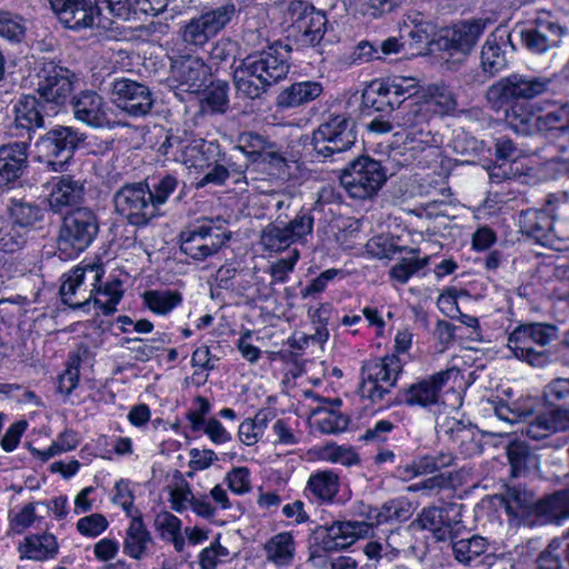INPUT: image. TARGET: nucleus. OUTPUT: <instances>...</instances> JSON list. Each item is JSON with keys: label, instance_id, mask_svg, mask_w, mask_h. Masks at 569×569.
<instances>
[{"label": "nucleus", "instance_id": "f257e3e1", "mask_svg": "<svg viewBox=\"0 0 569 569\" xmlns=\"http://www.w3.org/2000/svg\"><path fill=\"white\" fill-rule=\"evenodd\" d=\"M290 69L289 50L276 42L242 60L233 71L237 92L249 99L260 98L271 86L283 80Z\"/></svg>", "mask_w": 569, "mask_h": 569}, {"label": "nucleus", "instance_id": "f03ea898", "mask_svg": "<svg viewBox=\"0 0 569 569\" xmlns=\"http://www.w3.org/2000/svg\"><path fill=\"white\" fill-rule=\"evenodd\" d=\"M236 12V6L232 2L206 9L180 24L178 38L187 50L197 52L230 23Z\"/></svg>", "mask_w": 569, "mask_h": 569}, {"label": "nucleus", "instance_id": "7ed1b4c3", "mask_svg": "<svg viewBox=\"0 0 569 569\" xmlns=\"http://www.w3.org/2000/svg\"><path fill=\"white\" fill-rule=\"evenodd\" d=\"M103 9L112 18H124L128 12L126 0H66L52 10L67 28L81 30L94 26L106 28L101 18Z\"/></svg>", "mask_w": 569, "mask_h": 569}, {"label": "nucleus", "instance_id": "20e7f679", "mask_svg": "<svg viewBox=\"0 0 569 569\" xmlns=\"http://www.w3.org/2000/svg\"><path fill=\"white\" fill-rule=\"evenodd\" d=\"M99 224L94 212L79 207L68 212L58 236V249L66 258L84 251L98 234Z\"/></svg>", "mask_w": 569, "mask_h": 569}, {"label": "nucleus", "instance_id": "39448f33", "mask_svg": "<svg viewBox=\"0 0 569 569\" xmlns=\"http://www.w3.org/2000/svg\"><path fill=\"white\" fill-rule=\"evenodd\" d=\"M552 78L512 73L499 79L487 90V100L495 109H500L513 100H530L547 92Z\"/></svg>", "mask_w": 569, "mask_h": 569}, {"label": "nucleus", "instance_id": "423d86ee", "mask_svg": "<svg viewBox=\"0 0 569 569\" xmlns=\"http://www.w3.org/2000/svg\"><path fill=\"white\" fill-rule=\"evenodd\" d=\"M357 141L356 121L348 114H330L313 131V150L325 157L339 156L351 149Z\"/></svg>", "mask_w": 569, "mask_h": 569}, {"label": "nucleus", "instance_id": "0eeeda50", "mask_svg": "<svg viewBox=\"0 0 569 569\" xmlns=\"http://www.w3.org/2000/svg\"><path fill=\"white\" fill-rule=\"evenodd\" d=\"M86 139V134L72 127L58 126L41 136L34 147L37 157L54 172L66 169L76 149Z\"/></svg>", "mask_w": 569, "mask_h": 569}, {"label": "nucleus", "instance_id": "6e6552de", "mask_svg": "<svg viewBox=\"0 0 569 569\" xmlns=\"http://www.w3.org/2000/svg\"><path fill=\"white\" fill-rule=\"evenodd\" d=\"M402 371L400 358H368L361 367L359 393L372 403L381 402Z\"/></svg>", "mask_w": 569, "mask_h": 569}, {"label": "nucleus", "instance_id": "1a4fd4ad", "mask_svg": "<svg viewBox=\"0 0 569 569\" xmlns=\"http://www.w3.org/2000/svg\"><path fill=\"white\" fill-rule=\"evenodd\" d=\"M387 180L382 164L369 157L351 161L340 174V183L353 199L365 200L375 196Z\"/></svg>", "mask_w": 569, "mask_h": 569}, {"label": "nucleus", "instance_id": "9d476101", "mask_svg": "<svg viewBox=\"0 0 569 569\" xmlns=\"http://www.w3.org/2000/svg\"><path fill=\"white\" fill-rule=\"evenodd\" d=\"M112 201L116 212L134 227H144L159 214L151 189L143 182L123 184L114 192Z\"/></svg>", "mask_w": 569, "mask_h": 569}, {"label": "nucleus", "instance_id": "9b49d317", "mask_svg": "<svg viewBox=\"0 0 569 569\" xmlns=\"http://www.w3.org/2000/svg\"><path fill=\"white\" fill-rule=\"evenodd\" d=\"M36 92L43 102L56 107L64 106L74 91L77 74L54 61H46L37 73Z\"/></svg>", "mask_w": 569, "mask_h": 569}, {"label": "nucleus", "instance_id": "f8f14e48", "mask_svg": "<svg viewBox=\"0 0 569 569\" xmlns=\"http://www.w3.org/2000/svg\"><path fill=\"white\" fill-rule=\"evenodd\" d=\"M229 239L230 233L212 226V220H204L180 233V249L194 260H204L217 253Z\"/></svg>", "mask_w": 569, "mask_h": 569}, {"label": "nucleus", "instance_id": "ddd939ff", "mask_svg": "<svg viewBox=\"0 0 569 569\" xmlns=\"http://www.w3.org/2000/svg\"><path fill=\"white\" fill-rule=\"evenodd\" d=\"M109 93L111 102L131 117L148 114L154 102L148 86L129 78L114 79Z\"/></svg>", "mask_w": 569, "mask_h": 569}, {"label": "nucleus", "instance_id": "4468645a", "mask_svg": "<svg viewBox=\"0 0 569 569\" xmlns=\"http://www.w3.org/2000/svg\"><path fill=\"white\" fill-rule=\"evenodd\" d=\"M102 274L103 270L97 264H87L71 270L60 287L63 303L73 309L89 303Z\"/></svg>", "mask_w": 569, "mask_h": 569}, {"label": "nucleus", "instance_id": "2eb2a0df", "mask_svg": "<svg viewBox=\"0 0 569 569\" xmlns=\"http://www.w3.org/2000/svg\"><path fill=\"white\" fill-rule=\"evenodd\" d=\"M508 48L515 51L511 32L503 26L497 27L486 39L480 50V69L493 78L508 67Z\"/></svg>", "mask_w": 569, "mask_h": 569}, {"label": "nucleus", "instance_id": "dca6fc26", "mask_svg": "<svg viewBox=\"0 0 569 569\" xmlns=\"http://www.w3.org/2000/svg\"><path fill=\"white\" fill-rule=\"evenodd\" d=\"M556 326L543 322H529L517 326L508 338V347L515 356H542L535 346H546L557 338Z\"/></svg>", "mask_w": 569, "mask_h": 569}, {"label": "nucleus", "instance_id": "f3484780", "mask_svg": "<svg viewBox=\"0 0 569 569\" xmlns=\"http://www.w3.org/2000/svg\"><path fill=\"white\" fill-rule=\"evenodd\" d=\"M458 373V370L451 368L421 379L401 391V401L411 407H436L438 409L442 405L440 403L442 389L451 376Z\"/></svg>", "mask_w": 569, "mask_h": 569}, {"label": "nucleus", "instance_id": "a211bd4d", "mask_svg": "<svg viewBox=\"0 0 569 569\" xmlns=\"http://www.w3.org/2000/svg\"><path fill=\"white\" fill-rule=\"evenodd\" d=\"M461 508V505L456 503L423 508L418 522L422 529L431 531L438 541H447L450 535L462 523Z\"/></svg>", "mask_w": 569, "mask_h": 569}, {"label": "nucleus", "instance_id": "6ab92c4d", "mask_svg": "<svg viewBox=\"0 0 569 569\" xmlns=\"http://www.w3.org/2000/svg\"><path fill=\"white\" fill-rule=\"evenodd\" d=\"M171 72L178 87L191 93L204 90L211 76L210 68L203 59L191 54L176 59L171 64Z\"/></svg>", "mask_w": 569, "mask_h": 569}, {"label": "nucleus", "instance_id": "aec40b11", "mask_svg": "<svg viewBox=\"0 0 569 569\" xmlns=\"http://www.w3.org/2000/svg\"><path fill=\"white\" fill-rule=\"evenodd\" d=\"M290 9L300 11L292 27L299 33L297 40L301 46L319 44L326 33L327 18L325 13L302 1L291 2Z\"/></svg>", "mask_w": 569, "mask_h": 569}, {"label": "nucleus", "instance_id": "412c9836", "mask_svg": "<svg viewBox=\"0 0 569 569\" xmlns=\"http://www.w3.org/2000/svg\"><path fill=\"white\" fill-rule=\"evenodd\" d=\"M519 34L529 51L541 54L559 46L563 29L556 21L538 18L530 27L521 29Z\"/></svg>", "mask_w": 569, "mask_h": 569}, {"label": "nucleus", "instance_id": "4be33fe9", "mask_svg": "<svg viewBox=\"0 0 569 569\" xmlns=\"http://www.w3.org/2000/svg\"><path fill=\"white\" fill-rule=\"evenodd\" d=\"M40 99L33 96L21 98L13 107L14 119L10 127L11 134L22 138L28 143L38 129L44 128V118L40 110Z\"/></svg>", "mask_w": 569, "mask_h": 569}, {"label": "nucleus", "instance_id": "5701e85b", "mask_svg": "<svg viewBox=\"0 0 569 569\" xmlns=\"http://www.w3.org/2000/svg\"><path fill=\"white\" fill-rule=\"evenodd\" d=\"M28 168V142L0 146V189L11 188Z\"/></svg>", "mask_w": 569, "mask_h": 569}, {"label": "nucleus", "instance_id": "b1692460", "mask_svg": "<svg viewBox=\"0 0 569 569\" xmlns=\"http://www.w3.org/2000/svg\"><path fill=\"white\" fill-rule=\"evenodd\" d=\"M569 429V409L555 407L537 415L520 429L532 440H541Z\"/></svg>", "mask_w": 569, "mask_h": 569}, {"label": "nucleus", "instance_id": "393cba45", "mask_svg": "<svg viewBox=\"0 0 569 569\" xmlns=\"http://www.w3.org/2000/svg\"><path fill=\"white\" fill-rule=\"evenodd\" d=\"M73 116L90 127L101 128L109 122L103 98L92 90H84L71 100Z\"/></svg>", "mask_w": 569, "mask_h": 569}, {"label": "nucleus", "instance_id": "a878e982", "mask_svg": "<svg viewBox=\"0 0 569 569\" xmlns=\"http://www.w3.org/2000/svg\"><path fill=\"white\" fill-rule=\"evenodd\" d=\"M519 227L523 234L542 246H551L553 234V213L546 209H528L519 217Z\"/></svg>", "mask_w": 569, "mask_h": 569}, {"label": "nucleus", "instance_id": "bb28decb", "mask_svg": "<svg viewBox=\"0 0 569 569\" xmlns=\"http://www.w3.org/2000/svg\"><path fill=\"white\" fill-rule=\"evenodd\" d=\"M224 161L220 144L217 141L197 139L182 150V162L188 168L208 170L216 162Z\"/></svg>", "mask_w": 569, "mask_h": 569}, {"label": "nucleus", "instance_id": "cd10ccee", "mask_svg": "<svg viewBox=\"0 0 569 569\" xmlns=\"http://www.w3.org/2000/svg\"><path fill=\"white\" fill-rule=\"evenodd\" d=\"M323 545L327 549H343L366 535L369 525L365 521H332L325 525Z\"/></svg>", "mask_w": 569, "mask_h": 569}, {"label": "nucleus", "instance_id": "c85d7f7f", "mask_svg": "<svg viewBox=\"0 0 569 569\" xmlns=\"http://www.w3.org/2000/svg\"><path fill=\"white\" fill-rule=\"evenodd\" d=\"M84 196V184L82 181L71 176H62L52 187L48 197L50 209L60 213L70 206L79 204Z\"/></svg>", "mask_w": 569, "mask_h": 569}, {"label": "nucleus", "instance_id": "c756f323", "mask_svg": "<svg viewBox=\"0 0 569 569\" xmlns=\"http://www.w3.org/2000/svg\"><path fill=\"white\" fill-rule=\"evenodd\" d=\"M492 24L490 18L463 20L453 26L450 37L452 49L468 54L477 44L485 30Z\"/></svg>", "mask_w": 569, "mask_h": 569}, {"label": "nucleus", "instance_id": "7c9ffc66", "mask_svg": "<svg viewBox=\"0 0 569 569\" xmlns=\"http://www.w3.org/2000/svg\"><path fill=\"white\" fill-rule=\"evenodd\" d=\"M462 523L458 526L448 540L450 541L452 556L456 561L461 565H469L471 561L483 555L488 548V541L486 538L472 535L463 537L461 529Z\"/></svg>", "mask_w": 569, "mask_h": 569}, {"label": "nucleus", "instance_id": "2f4dec72", "mask_svg": "<svg viewBox=\"0 0 569 569\" xmlns=\"http://www.w3.org/2000/svg\"><path fill=\"white\" fill-rule=\"evenodd\" d=\"M153 547V539L140 516L132 517L126 530L123 552L132 559L147 557Z\"/></svg>", "mask_w": 569, "mask_h": 569}, {"label": "nucleus", "instance_id": "473e14b6", "mask_svg": "<svg viewBox=\"0 0 569 569\" xmlns=\"http://www.w3.org/2000/svg\"><path fill=\"white\" fill-rule=\"evenodd\" d=\"M535 515L543 523H559L569 518V489L557 491L535 503Z\"/></svg>", "mask_w": 569, "mask_h": 569}, {"label": "nucleus", "instance_id": "72a5a7b5", "mask_svg": "<svg viewBox=\"0 0 569 569\" xmlns=\"http://www.w3.org/2000/svg\"><path fill=\"white\" fill-rule=\"evenodd\" d=\"M8 213L11 222L26 230L28 234L44 217L43 208L24 198H12L8 204Z\"/></svg>", "mask_w": 569, "mask_h": 569}, {"label": "nucleus", "instance_id": "f704fd0d", "mask_svg": "<svg viewBox=\"0 0 569 569\" xmlns=\"http://www.w3.org/2000/svg\"><path fill=\"white\" fill-rule=\"evenodd\" d=\"M266 559L276 567L290 566L296 555V541L291 532L283 531L272 536L264 545Z\"/></svg>", "mask_w": 569, "mask_h": 569}, {"label": "nucleus", "instance_id": "c9c22d12", "mask_svg": "<svg viewBox=\"0 0 569 569\" xmlns=\"http://www.w3.org/2000/svg\"><path fill=\"white\" fill-rule=\"evenodd\" d=\"M340 480L332 470H319L309 477L306 492L319 502H331L339 492Z\"/></svg>", "mask_w": 569, "mask_h": 569}, {"label": "nucleus", "instance_id": "e433bc0d", "mask_svg": "<svg viewBox=\"0 0 569 569\" xmlns=\"http://www.w3.org/2000/svg\"><path fill=\"white\" fill-rule=\"evenodd\" d=\"M507 456L511 467V475L520 477L539 468V456L522 441H513L507 448Z\"/></svg>", "mask_w": 569, "mask_h": 569}, {"label": "nucleus", "instance_id": "4c0bfd02", "mask_svg": "<svg viewBox=\"0 0 569 569\" xmlns=\"http://www.w3.org/2000/svg\"><path fill=\"white\" fill-rule=\"evenodd\" d=\"M22 557L42 561L53 558L58 552V542L56 537L50 533L30 535L19 546Z\"/></svg>", "mask_w": 569, "mask_h": 569}, {"label": "nucleus", "instance_id": "58836bf2", "mask_svg": "<svg viewBox=\"0 0 569 569\" xmlns=\"http://www.w3.org/2000/svg\"><path fill=\"white\" fill-rule=\"evenodd\" d=\"M322 93L319 82H298L283 90L278 96V106L283 108L298 107L317 99Z\"/></svg>", "mask_w": 569, "mask_h": 569}, {"label": "nucleus", "instance_id": "ea45409f", "mask_svg": "<svg viewBox=\"0 0 569 569\" xmlns=\"http://www.w3.org/2000/svg\"><path fill=\"white\" fill-rule=\"evenodd\" d=\"M506 122L517 133L530 136L538 131L539 116L528 104L515 102L506 110Z\"/></svg>", "mask_w": 569, "mask_h": 569}, {"label": "nucleus", "instance_id": "a19ab883", "mask_svg": "<svg viewBox=\"0 0 569 569\" xmlns=\"http://www.w3.org/2000/svg\"><path fill=\"white\" fill-rule=\"evenodd\" d=\"M260 242L266 250L278 252L287 249L291 243H295V240L284 222L279 221L278 218L274 222L264 227L261 232Z\"/></svg>", "mask_w": 569, "mask_h": 569}, {"label": "nucleus", "instance_id": "79ce46f5", "mask_svg": "<svg viewBox=\"0 0 569 569\" xmlns=\"http://www.w3.org/2000/svg\"><path fill=\"white\" fill-rule=\"evenodd\" d=\"M502 501L507 513L512 517H520L530 509L535 512V503H537L533 495L519 486L507 487Z\"/></svg>", "mask_w": 569, "mask_h": 569}, {"label": "nucleus", "instance_id": "37998d69", "mask_svg": "<svg viewBox=\"0 0 569 569\" xmlns=\"http://www.w3.org/2000/svg\"><path fill=\"white\" fill-rule=\"evenodd\" d=\"M271 147L272 141L267 137L254 131H244L238 136L234 149L241 151L249 161L257 162L262 153Z\"/></svg>", "mask_w": 569, "mask_h": 569}, {"label": "nucleus", "instance_id": "c03bdc74", "mask_svg": "<svg viewBox=\"0 0 569 569\" xmlns=\"http://www.w3.org/2000/svg\"><path fill=\"white\" fill-rule=\"evenodd\" d=\"M396 127L406 130L417 128V126L427 124L428 113L423 106L418 102H399V108L392 114Z\"/></svg>", "mask_w": 569, "mask_h": 569}, {"label": "nucleus", "instance_id": "a18cd8bd", "mask_svg": "<svg viewBox=\"0 0 569 569\" xmlns=\"http://www.w3.org/2000/svg\"><path fill=\"white\" fill-rule=\"evenodd\" d=\"M142 297L147 307L158 315H167L182 302L181 293L171 290H149Z\"/></svg>", "mask_w": 569, "mask_h": 569}, {"label": "nucleus", "instance_id": "49530a36", "mask_svg": "<svg viewBox=\"0 0 569 569\" xmlns=\"http://www.w3.org/2000/svg\"><path fill=\"white\" fill-rule=\"evenodd\" d=\"M122 296L121 281L114 280L106 283L103 287L97 283L92 299L103 315H111L116 311V306L119 303Z\"/></svg>", "mask_w": 569, "mask_h": 569}, {"label": "nucleus", "instance_id": "de8ad7c7", "mask_svg": "<svg viewBox=\"0 0 569 569\" xmlns=\"http://www.w3.org/2000/svg\"><path fill=\"white\" fill-rule=\"evenodd\" d=\"M538 131H556L569 141V104L539 116Z\"/></svg>", "mask_w": 569, "mask_h": 569}, {"label": "nucleus", "instance_id": "09e8293b", "mask_svg": "<svg viewBox=\"0 0 569 569\" xmlns=\"http://www.w3.org/2000/svg\"><path fill=\"white\" fill-rule=\"evenodd\" d=\"M421 99L437 107V112L448 113L456 108V99L451 90L445 84H430L423 89Z\"/></svg>", "mask_w": 569, "mask_h": 569}, {"label": "nucleus", "instance_id": "8fccbe9b", "mask_svg": "<svg viewBox=\"0 0 569 569\" xmlns=\"http://www.w3.org/2000/svg\"><path fill=\"white\" fill-rule=\"evenodd\" d=\"M27 31L26 20L17 13L0 10V36L11 42H21Z\"/></svg>", "mask_w": 569, "mask_h": 569}, {"label": "nucleus", "instance_id": "3c124183", "mask_svg": "<svg viewBox=\"0 0 569 569\" xmlns=\"http://www.w3.org/2000/svg\"><path fill=\"white\" fill-rule=\"evenodd\" d=\"M413 256L403 258L390 269L392 279L406 283L409 278L428 264L429 258H418L419 249H410Z\"/></svg>", "mask_w": 569, "mask_h": 569}, {"label": "nucleus", "instance_id": "603ef678", "mask_svg": "<svg viewBox=\"0 0 569 569\" xmlns=\"http://www.w3.org/2000/svg\"><path fill=\"white\" fill-rule=\"evenodd\" d=\"M26 230L12 222H6L0 227V251L13 253L24 247L28 240Z\"/></svg>", "mask_w": 569, "mask_h": 569}, {"label": "nucleus", "instance_id": "864d4df0", "mask_svg": "<svg viewBox=\"0 0 569 569\" xmlns=\"http://www.w3.org/2000/svg\"><path fill=\"white\" fill-rule=\"evenodd\" d=\"M453 408L442 406L435 410L436 425L435 429L438 437H447L449 440L455 436L456 430L459 429L463 422L452 416Z\"/></svg>", "mask_w": 569, "mask_h": 569}, {"label": "nucleus", "instance_id": "5fc2aeb1", "mask_svg": "<svg viewBox=\"0 0 569 569\" xmlns=\"http://www.w3.org/2000/svg\"><path fill=\"white\" fill-rule=\"evenodd\" d=\"M81 360L82 358H70L64 371L58 376L57 391L64 398H68L79 383Z\"/></svg>", "mask_w": 569, "mask_h": 569}, {"label": "nucleus", "instance_id": "6e6d98bb", "mask_svg": "<svg viewBox=\"0 0 569 569\" xmlns=\"http://www.w3.org/2000/svg\"><path fill=\"white\" fill-rule=\"evenodd\" d=\"M78 445L79 439L77 432L72 430H66L59 435L58 439L52 442L48 449L43 451L34 449L33 453L40 457L42 461H47L51 457H54L61 452H67L74 449Z\"/></svg>", "mask_w": 569, "mask_h": 569}, {"label": "nucleus", "instance_id": "4d7b16f0", "mask_svg": "<svg viewBox=\"0 0 569 569\" xmlns=\"http://www.w3.org/2000/svg\"><path fill=\"white\" fill-rule=\"evenodd\" d=\"M313 214L310 210H300L289 222H284L295 242L305 240L313 229Z\"/></svg>", "mask_w": 569, "mask_h": 569}, {"label": "nucleus", "instance_id": "13d9d810", "mask_svg": "<svg viewBox=\"0 0 569 569\" xmlns=\"http://www.w3.org/2000/svg\"><path fill=\"white\" fill-rule=\"evenodd\" d=\"M321 417L318 420V428L322 433H338L347 429L349 419L335 410L317 411Z\"/></svg>", "mask_w": 569, "mask_h": 569}, {"label": "nucleus", "instance_id": "bf43d9fd", "mask_svg": "<svg viewBox=\"0 0 569 569\" xmlns=\"http://www.w3.org/2000/svg\"><path fill=\"white\" fill-rule=\"evenodd\" d=\"M210 402L202 396H197L193 399L192 407L187 411L186 418L189 427L193 432L201 431V428L207 422L206 416L210 412Z\"/></svg>", "mask_w": 569, "mask_h": 569}, {"label": "nucleus", "instance_id": "052dcab7", "mask_svg": "<svg viewBox=\"0 0 569 569\" xmlns=\"http://www.w3.org/2000/svg\"><path fill=\"white\" fill-rule=\"evenodd\" d=\"M545 397L555 407L569 406V379H553L547 386Z\"/></svg>", "mask_w": 569, "mask_h": 569}, {"label": "nucleus", "instance_id": "680f3d73", "mask_svg": "<svg viewBox=\"0 0 569 569\" xmlns=\"http://www.w3.org/2000/svg\"><path fill=\"white\" fill-rule=\"evenodd\" d=\"M126 4L128 7L127 16L118 18L122 21L129 20L132 12L157 16L166 9L168 0H126Z\"/></svg>", "mask_w": 569, "mask_h": 569}, {"label": "nucleus", "instance_id": "e2e57ef3", "mask_svg": "<svg viewBox=\"0 0 569 569\" xmlns=\"http://www.w3.org/2000/svg\"><path fill=\"white\" fill-rule=\"evenodd\" d=\"M204 101L213 111L223 112L228 104V83L224 81L210 82L206 88Z\"/></svg>", "mask_w": 569, "mask_h": 569}, {"label": "nucleus", "instance_id": "0e129e2a", "mask_svg": "<svg viewBox=\"0 0 569 569\" xmlns=\"http://www.w3.org/2000/svg\"><path fill=\"white\" fill-rule=\"evenodd\" d=\"M246 167H247V164L233 167V164H231V163H228L226 166L221 162H216L211 166L210 169H208L209 171L198 182V187H203L208 183L222 184L226 182V180L230 176L229 168H231L234 172H242L243 168H246Z\"/></svg>", "mask_w": 569, "mask_h": 569}, {"label": "nucleus", "instance_id": "69168bd1", "mask_svg": "<svg viewBox=\"0 0 569 569\" xmlns=\"http://www.w3.org/2000/svg\"><path fill=\"white\" fill-rule=\"evenodd\" d=\"M229 489L237 495L250 491V471L247 467L232 468L226 476Z\"/></svg>", "mask_w": 569, "mask_h": 569}, {"label": "nucleus", "instance_id": "338daca9", "mask_svg": "<svg viewBox=\"0 0 569 569\" xmlns=\"http://www.w3.org/2000/svg\"><path fill=\"white\" fill-rule=\"evenodd\" d=\"M154 528L167 540L181 531V520L168 511H162L154 518Z\"/></svg>", "mask_w": 569, "mask_h": 569}, {"label": "nucleus", "instance_id": "774afa93", "mask_svg": "<svg viewBox=\"0 0 569 569\" xmlns=\"http://www.w3.org/2000/svg\"><path fill=\"white\" fill-rule=\"evenodd\" d=\"M108 527V521L100 513H92L79 519L77 523L78 531L87 537H97Z\"/></svg>", "mask_w": 569, "mask_h": 569}]
</instances>
